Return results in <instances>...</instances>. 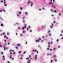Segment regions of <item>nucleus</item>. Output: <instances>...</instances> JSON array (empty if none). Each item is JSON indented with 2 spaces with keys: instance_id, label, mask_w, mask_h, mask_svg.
I'll return each mask as SVG.
<instances>
[{
  "instance_id": "52",
  "label": "nucleus",
  "mask_w": 63,
  "mask_h": 63,
  "mask_svg": "<svg viewBox=\"0 0 63 63\" xmlns=\"http://www.w3.org/2000/svg\"><path fill=\"white\" fill-rule=\"evenodd\" d=\"M4 38H6V36H4Z\"/></svg>"
},
{
  "instance_id": "60",
  "label": "nucleus",
  "mask_w": 63,
  "mask_h": 63,
  "mask_svg": "<svg viewBox=\"0 0 63 63\" xmlns=\"http://www.w3.org/2000/svg\"><path fill=\"white\" fill-rule=\"evenodd\" d=\"M16 35H17V33H16Z\"/></svg>"
},
{
  "instance_id": "37",
  "label": "nucleus",
  "mask_w": 63,
  "mask_h": 63,
  "mask_svg": "<svg viewBox=\"0 0 63 63\" xmlns=\"http://www.w3.org/2000/svg\"><path fill=\"white\" fill-rule=\"evenodd\" d=\"M4 6H7V4H5L4 5Z\"/></svg>"
},
{
  "instance_id": "26",
  "label": "nucleus",
  "mask_w": 63,
  "mask_h": 63,
  "mask_svg": "<svg viewBox=\"0 0 63 63\" xmlns=\"http://www.w3.org/2000/svg\"><path fill=\"white\" fill-rule=\"evenodd\" d=\"M20 10H22V8L21 7H20Z\"/></svg>"
},
{
  "instance_id": "9",
  "label": "nucleus",
  "mask_w": 63,
  "mask_h": 63,
  "mask_svg": "<svg viewBox=\"0 0 63 63\" xmlns=\"http://www.w3.org/2000/svg\"><path fill=\"white\" fill-rule=\"evenodd\" d=\"M33 2H32V3L31 4V7H32V6H33Z\"/></svg>"
},
{
  "instance_id": "18",
  "label": "nucleus",
  "mask_w": 63,
  "mask_h": 63,
  "mask_svg": "<svg viewBox=\"0 0 63 63\" xmlns=\"http://www.w3.org/2000/svg\"><path fill=\"white\" fill-rule=\"evenodd\" d=\"M21 51H20L19 52V53H21Z\"/></svg>"
},
{
  "instance_id": "13",
  "label": "nucleus",
  "mask_w": 63,
  "mask_h": 63,
  "mask_svg": "<svg viewBox=\"0 0 63 63\" xmlns=\"http://www.w3.org/2000/svg\"><path fill=\"white\" fill-rule=\"evenodd\" d=\"M23 23H25V20H23Z\"/></svg>"
},
{
  "instance_id": "24",
  "label": "nucleus",
  "mask_w": 63,
  "mask_h": 63,
  "mask_svg": "<svg viewBox=\"0 0 63 63\" xmlns=\"http://www.w3.org/2000/svg\"><path fill=\"white\" fill-rule=\"evenodd\" d=\"M16 49H18V48L17 47H16Z\"/></svg>"
},
{
  "instance_id": "49",
  "label": "nucleus",
  "mask_w": 63,
  "mask_h": 63,
  "mask_svg": "<svg viewBox=\"0 0 63 63\" xmlns=\"http://www.w3.org/2000/svg\"><path fill=\"white\" fill-rule=\"evenodd\" d=\"M7 34L8 35H9V33H7Z\"/></svg>"
},
{
  "instance_id": "61",
  "label": "nucleus",
  "mask_w": 63,
  "mask_h": 63,
  "mask_svg": "<svg viewBox=\"0 0 63 63\" xmlns=\"http://www.w3.org/2000/svg\"><path fill=\"white\" fill-rule=\"evenodd\" d=\"M5 60V58H4V59H3V60Z\"/></svg>"
},
{
  "instance_id": "14",
  "label": "nucleus",
  "mask_w": 63,
  "mask_h": 63,
  "mask_svg": "<svg viewBox=\"0 0 63 63\" xmlns=\"http://www.w3.org/2000/svg\"><path fill=\"white\" fill-rule=\"evenodd\" d=\"M53 10H52V9H50V11H51V12H52Z\"/></svg>"
},
{
  "instance_id": "47",
  "label": "nucleus",
  "mask_w": 63,
  "mask_h": 63,
  "mask_svg": "<svg viewBox=\"0 0 63 63\" xmlns=\"http://www.w3.org/2000/svg\"><path fill=\"white\" fill-rule=\"evenodd\" d=\"M52 50V49H50V51Z\"/></svg>"
},
{
  "instance_id": "55",
  "label": "nucleus",
  "mask_w": 63,
  "mask_h": 63,
  "mask_svg": "<svg viewBox=\"0 0 63 63\" xmlns=\"http://www.w3.org/2000/svg\"><path fill=\"white\" fill-rule=\"evenodd\" d=\"M13 54H16V53H15V52H14L13 53Z\"/></svg>"
},
{
  "instance_id": "46",
  "label": "nucleus",
  "mask_w": 63,
  "mask_h": 63,
  "mask_svg": "<svg viewBox=\"0 0 63 63\" xmlns=\"http://www.w3.org/2000/svg\"><path fill=\"white\" fill-rule=\"evenodd\" d=\"M25 13L26 14H28V13H27V12H26Z\"/></svg>"
},
{
  "instance_id": "3",
  "label": "nucleus",
  "mask_w": 63,
  "mask_h": 63,
  "mask_svg": "<svg viewBox=\"0 0 63 63\" xmlns=\"http://www.w3.org/2000/svg\"><path fill=\"white\" fill-rule=\"evenodd\" d=\"M37 55H35V58H34V59H37Z\"/></svg>"
},
{
  "instance_id": "5",
  "label": "nucleus",
  "mask_w": 63,
  "mask_h": 63,
  "mask_svg": "<svg viewBox=\"0 0 63 63\" xmlns=\"http://www.w3.org/2000/svg\"><path fill=\"white\" fill-rule=\"evenodd\" d=\"M30 1L29 0V2H27V4H29V3H30Z\"/></svg>"
},
{
  "instance_id": "45",
  "label": "nucleus",
  "mask_w": 63,
  "mask_h": 63,
  "mask_svg": "<svg viewBox=\"0 0 63 63\" xmlns=\"http://www.w3.org/2000/svg\"><path fill=\"white\" fill-rule=\"evenodd\" d=\"M55 48H54L53 49V50H55Z\"/></svg>"
},
{
  "instance_id": "63",
  "label": "nucleus",
  "mask_w": 63,
  "mask_h": 63,
  "mask_svg": "<svg viewBox=\"0 0 63 63\" xmlns=\"http://www.w3.org/2000/svg\"><path fill=\"white\" fill-rule=\"evenodd\" d=\"M51 16H53V15H51Z\"/></svg>"
},
{
  "instance_id": "62",
  "label": "nucleus",
  "mask_w": 63,
  "mask_h": 63,
  "mask_svg": "<svg viewBox=\"0 0 63 63\" xmlns=\"http://www.w3.org/2000/svg\"><path fill=\"white\" fill-rule=\"evenodd\" d=\"M8 63H10V62L8 61Z\"/></svg>"
},
{
  "instance_id": "58",
  "label": "nucleus",
  "mask_w": 63,
  "mask_h": 63,
  "mask_svg": "<svg viewBox=\"0 0 63 63\" xmlns=\"http://www.w3.org/2000/svg\"><path fill=\"white\" fill-rule=\"evenodd\" d=\"M1 54H3V52H1Z\"/></svg>"
},
{
  "instance_id": "12",
  "label": "nucleus",
  "mask_w": 63,
  "mask_h": 63,
  "mask_svg": "<svg viewBox=\"0 0 63 63\" xmlns=\"http://www.w3.org/2000/svg\"><path fill=\"white\" fill-rule=\"evenodd\" d=\"M30 61H31V60H29L28 61V63H30V62H29Z\"/></svg>"
},
{
  "instance_id": "31",
  "label": "nucleus",
  "mask_w": 63,
  "mask_h": 63,
  "mask_svg": "<svg viewBox=\"0 0 63 63\" xmlns=\"http://www.w3.org/2000/svg\"><path fill=\"white\" fill-rule=\"evenodd\" d=\"M54 12H55V13H56V11H54Z\"/></svg>"
},
{
  "instance_id": "44",
  "label": "nucleus",
  "mask_w": 63,
  "mask_h": 63,
  "mask_svg": "<svg viewBox=\"0 0 63 63\" xmlns=\"http://www.w3.org/2000/svg\"><path fill=\"white\" fill-rule=\"evenodd\" d=\"M47 50H48V49H49V48H47Z\"/></svg>"
},
{
  "instance_id": "64",
  "label": "nucleus",
  "mask_w": 63,
  "mask_h": 63,
  "mask_svg": "<svg viewBox=\"0 0 63 63\" xmlns=\"http://www.w3.org/2000/svg\"><path fill=\"white\" fill-rule=\"evenodd\" d=\"M10 44V43H8V45H9V44Z\"/></svg>"
},
{
  "instance_id": "10",
  "label": "nucleus",
  "mask_w": 63,
  "mask_h": 63,
  "mask_svg": "<svg viewBox=\"0 0 63 63\" xmlns=\"http://www.w3.org/2000/svg\"><path fill=\"white\" fill-rule=\"evenodd\" d=\"M17 45L18 46H20V45L19 44H17Z\"/></svg>"
},
{
  "instance_id": "41",
  "label": "nucleus",
  "mask_w": 63,
  "mask_h": 63,
  "mask_svg": "<svg viewBox=\"0 0 63 63\" xmlns=\"http://www.w3.org/2000/svg\"><path fill=\"white\" fill-rule=\"evenodd\" d=\"M52 60H51V63H52Z\"/></svg>"
},
{
  "instance_id": "40",
  "label": "nucleus",
  "mask_w": 63,
  "mask_h": 63,
  "mask_svg": "<svg viewBox=\"0 0 63 63\" xmlns=\"http://www.w3.org/2000/svg\"><path fill=\"white\" fill-rule=\"evenodd\" d=\"M20 35L21 37H22V34H20Z\"/></svg>"
},
{
  "instance_id": "50",
  "label": "nucleus",
  "mask_w": 63,
  "mask_h": 63,
  "mask_svg": "<svg viewBox=\"0 0 63 63\" xmlns=\"http://www.w3.org/2000/svg\"><path fill=\"white\" fill-rule=\"evenodd\" d=\"M53 23H55V21H54L53 22Z\"/></svg>"
},
{
  "instance_id": "54",
  "label": "nucleus",
  "mask_w": 63,
  "mask_h": 63,
  "mask_svg": "<svg viewBox=\"0 0 63 63\" xmlns=\"http://www.w3.org/2000/svg\"><path fill=\"white\" fill-rule=\"evenodd\" d=\"M0 36H2V34H0Z\"/></svg>"
},
{
  "instance_id": "39",
  "label": "nucleus",
  "mask_w": 63,
  "mask_h": 63,
  "mask_svg": "<svg viewBox=\"0 0 63 63\" xmlns=\"http://www.w3.org/2000/svg\"><path fill=\"white\" fill-rule=\"evenodd\" d=\"M6 38L7 39H9V38L8 37H6Z\"/></svg>"
},
{
  "instance_id": "33",
  "label": "nucleus",
  "mask_w": 63,
  "mask_h": 63,
  "mask_svg": "<svg viewBox=\"0 0 63 63\" xmlns=\"http://www.w3.org/2000/svg\"><path fill=\"white\" fill-rule=\"evenodd\" d=\"M50 28H52V27L51 26H50Z\"/></svg>"
},
{
  "instance_id": "21",
  "label": "nucleus",
  "mask_w": 63,
  "mask_h": 63,
  "mask_svg": "<svg viewBox=\"0 0 63 63\" xmlns=\"http://www.w3.org/2000/svg\"><path fill=\"white\" fill-rule=\"evenodd\" d=\"M25 18V17H23L22 19H23V18Z\"/></svg>"
},
{
  "instance_id": "51",
  "label": "nucleus",
  "mask_w": 63,
  "mask_h": 63,
  "mask_svg": "<svg viewBox=\"0 0 63 63\" xmlns=\"http://www.w3.org/2000/svg\"><path fill=\"white\" fill-rule=\"evenodd\" d=\"M41 42H43V40H41Z\"/></svg>"
},
{
  "instance_id": "6",
  "label": "nucleus",
  "mask_w": 63,
  "mask_h": 63,
  "mask_svg": "<svg viewBox=\"0 0 63 63\" xmlns=\"http://www.w3.org/2000/svg\"><path fill=\"white\" fill-rule=\"evenodd\" d=\"M51 6H52V7H53V8H55V6H54L52 5Z\"/></svg>"
},
{
  "instance_id": "32",
  "label": "nucleus",
  "mask_w": 63,
  "mask_h": 63,
  "mask_svg": "<svg viewBox=\"0 0 63 63\" xmlns=\"http://www.w3.org/2000/svg\"><path fill=\"white\" fill-rule=\"evenodd\" d=\"M39 11H41V10H42V9H39Z\"/></svg>"
},
{
  "instance_id": "59",
  "label": "nucleus",
  "mask_w": 63,
  "mask_h": 63,
  "mask_svg": "<svg viewBox=\"0 0 63 63\" xmlns=\"http://www.w3.org/2000/svg\"><path fill=\"white\" fill-rule=\"evenodd\" d=\"M10 54H12V53H10Z\"/></svg>"
},
{
  "instance_id": "19",
  "label": "nucleus",
  "mask_w": 63,
  "mask_h": 63,
  "mask_svg": "<svg viewBox=\"0 0 63 63\" xmlns=\"http://www.w3.org/2000/svg\"><path fill=\"white\" fill-rule=\"evenodd\" d=\"M48 44L49 45H50V43H49V42H48Z\"/></svg>"
},
{
  "instance_id": "43",
  "label": "nucleus",
  "mask_w": 63,
  "mask_h": 63,
  "mask_svg": "<svg viewBox=\"0 0 63 63\" xmlns=\"http://www.w3.org/2000/svg\"><path fill=\"white\" fill-rule=\"evenodd\" d=\"M60 15H61V13H59V16H60Z\"/></svg>"
},
{
  "instance_id": "15",
  "label": "nucleus",
  "mask_w": 63,
  "mask_h": 63,
  "mask_svg": "<svg viewBox=\"0 0 63 63\" xmlns=\"http://www.w3.org/2000/svg\"><path fill=\"white\" fill-rule=\"evenodd\" d=\"M55 56H55V55H54L53 56V57H55Z\"/></svg>"
},
{
  "instance_id": "27",
  "label": "nucleus",
  "mask_w": 63,
  "mask_h": 63,
  "mask_svg": "<svg viewBox=\"0 0 63 63\" xmlns=\"http://www.w3.org/2000/svg\"><path fill=\"white\" fill-rule=\"evenodd\" d=\"M16 24H17V25H18V23H16Z\"/></svg>"
},
{
  "instance_id": "29",
  "label": "nucleus",
  "mask_w": 63,
  "mask_h": 63,
  "mask_svg": "<svg viewBox=\"0 0 63 63\" xmlns=\"http://www.w3.org/2000/svg\"><path fill=\"white\" fill-rule=\"evenodd\" d=\"M50 31H49L48 32V33H50Z\"/></svg>"
},
{
  "instance_id": "35",
  "label": "nucleus",
  "mask_w": 63,
  "mask_h": 63,
  "mask_svg": "<svg viewBox=\"0 0 63 63\" xmlns=\"http://www.w3.org/2000/svg\"><path fill=\"white\" fill-rule=\"evenodd\" d=\"M3 11L4 12H5V10H3Z\"/></svg>"
},
{
  "instance_id": "56",
  "label": "nucleus",
  "mask_w": 63,
  "mask_h": 63,
  "mask_svg": "<svg viewBox=\"0 0 63 63\" xmlns=\"http://www.w3.org/2000/svg\"><path fill=\"white\" fill-rule=\"evenodd\" d=\"M27 30H28V28H27Z\"/></svg>"
},
{
  "instance_id": "20",
  "label": "nucleus",
  "mask_w": 63,
  "mask_h": 63,
  "mask_svg": "<svg viewBox=\"0 0 63 63\" xmlns=\"http://www.w3.org/2000/svg\"><path fill=\"white\" fill-rule=\"evenodd\" d=\"M11 51H12V50H10V51H9V52H11Z\"/></svg>"
},
{
  "instance_id": "38",
  "label": "nucleus",
  "mask_w": 63,
  "mask_h": 63,
  "mask_svg": "<svg viewBox=\"0 0 63 63\" xmlns=\"http://www.w3.org/2000/svg\"><path fill=\"white\" fill-rule=\"evenodd\" d=\"M55 61H57V60H56V59H55Z\"/></svg>"
},
{
  "instance_id": "42",
  "label": "nucleus",
  "mask_w": 63,
  "mask_h": 63,
  "mask_svg": "<svg viewBox=\"0 0 63 63\" xmlns=\"http://www.w3.org/2000/svg\"><path fill=\"white\" fill-rule=\"evenodd\" d=\"M31 55H29V57H30V58L31 57Z\"/></svg>"
},
{
  "instance_id": "7",
  "label": "nucleus",
  "mask_w": 63,
  "mask_h": 63,
  "mask_svg": "<svg viewBox=\"0 0 63 63\" xmlns=\"http://www.w3.org/2000/svg\"><path fill=\"white\" fill-rule=\"evenodd\" d=\"M4 50H6V48H5V46H4Z\"/></svg>"
},
{
  "instance_id": "57",
  "label": "nucleus",
  "mask_w": 63,
  "mask_h": 63,
  "mask_svg": "<svg viewBox=\"0 0 63 63\" xmlns=\"http://www.w3.org/2000/svg\"><path fill=\"white\" fill-rule=\"evenodd\" d=\"M58 41H59L58 39H57V42H58Z\"/></svg>"
},
{
  "instance_id": "23",
  "label": "nucleus",
  "mask_w": 63,
  "mask_h": 63,
  "mask_svg": "<svg viewBox=\"0 0 63 63\" xmlns=\"http://www.w3.org/2000/svg\"><path fill=\"white\" fill-rule=\"evenodd\" d=\"M3 24H1V26H3Z\"/></svg>"
},
{
  "instance_id": "36",
  "label": "nucleus",
  "mask_w": 63,
  "mask_h": 63,
  "mask_svg": "<svg viewBox=\"0 0 63 63\" xmlns=\"http://www.w3.org/2000/svg\"><path fill=\"white\" fill-rule=\"evenodd\" d=\"M0 11V12H2V10H1Z\"/></svg>"
},
{
  "instance_id": "2",
  "label": "nucleus",
  "mask_w": 63,
  "mask_h": 63,
  "mask_svg": "<svg viewBox=\"0 0 63 63\" xmlns=\"http://www.w3.org/2000/svg\"><path fill=\"white\" fill-rule=\"evenodd\" d=\"M24 26L25 27H23L22 28V29H23V30L24 29V28H26V24H25Z\"/></svg>"
},
{
  "instance_id": "48",
  "label": "nucleus",
  "mask_w": 63,
  "mask_h": 63,
  "mask_svg": "<svg viewBox=\"0 0 63 63\" xmlns=\"http://www.w3.org/2000/svg\"><path fill=\"white\" fill-rule=\"evenodd\" d=\"M30 32H32V31H31V30H30Z\"/></svg>"
},
{
  "instance_id": "17",
  "label": "nucleus",
  "mask_w": 63,
  "mask_h": 63,
  "mask_svg": "<svg viewBox=\"0 0 63 63\" xmlns=\"http://www.w3.org/2000/svg\"><path fill=\"white\" fill-rule=\"evenodd\" d=\"M18 29H19V30H20V28H19V27L18 28Z\"/></svg>"
},
{
  "instance_id": "30",
  "label": "nucleus",
  "mask_w": 63,
  "mask_h": 63,
  "mask_svg": "<svg viewBox=\"0 0 63 63\" xmlns=\"http://www.w3.org/2000/svg\"><path fill=\"white\" fill-rule=\"evenodd\" d=\"M19 14H21V12H19Z\"/></svg>"
},
{
  "instance_id": "4",
  "label": "nucleus",
  "mask_w": 63,
  "mask_h": 63,
  "mask_svg": "<svg viewBox=\"0 0 63 63\" xmlns=\"http://www.w3.org/2000/svg\"><path fill=\"white\" fill-rule=\"evenodd\" d=\"M33 51H35V52H36L37 51V50H32Z\"/></svg>"
},
{
  "instance_id": "22",
  "label": "nucleus",
  "mask_w": 63,
  "mask_h": 63,
  "mask_svg": "<svg viewBox=\"0 0 63 63\" xmlns=\"http://www.w3.org/2000/svg\"><path fill=\"white\" fill-rule=\"evenodd\" d=\"M51 24L52 26H53V24L52 23V24Z\"/></svg>"
},
{
  "instance_id": "53",
  "label": "nucleus",
  "mask_w": 63,
  "mask_h": 63,
  "mask_svg": "<svg viewBox=\"0 0 63 63\" xmlns=\"http://www.w3.org/2000/svg\"><path fill=\"white\" fill-rule=\"evenodd\" d=\"M3 35H5V33H3Z\"/></svg>"
},
{
  "instance_id": "1",
  "label": "nucleus",
  "mask_w": 63,
  "mask_h": 63,
  "mask_svg": "<svg viewBox=\"0 0 63 63\" xmlns=\"http://www.w3.org/2000/svg\"><path fill=\"white\" fill-rule=\"evenodd\" d=\"M41 38H38V39L37 40H36L35 41V42L37 43V42H40V41H41Z\"/></svg>"
},
{
  "instance_id": "8",
  "label": "nucleus",
  "mask_w": 63,
  "mask_h": 63,
  "mask_svg": "<svg viewBox=\"0 0 63 63\" xmlns=\"http://www.w3.org/2000/svg\"><path fill=\"white\" fill-rule=\"evenodd\" d=\"M49 5H50V4H53V3H52V2H49Z\"/></svg>"
},
{
  "instance_id": "16",
  "label": "nucleus",
  "mask_w": 63,
  "mask_h": 63,
  "mask_svg": "<svg viewBox=\"0 0 63 63\" xmlns=\"http://www.w3.org/2000/svg\"><path fill=\"white\" fill-rule=\"evenodd\" d=\"M47 47H48L49 48V47H50V46H49V45H48L47 46Z\"/></svg>"
},
{
  "instance_id": "34",
  "label": "nucleus",
  "mask_w": 63,
  "mask_h": 63,
  "mask_svg": "<svg viewBox=\"0 0 63 63\" xmlns=\"http://www.w3.org/2000/svg\"><path fill=\"white\" fill-rule=\"evenodd\" d=\"M26 44H27V42H26Z\"/></svg>"
},
{
  "instance_id": "28",
  "label": "nucleus",
  "mask_w": 63,
  "mask_h": 63,
  "mask_svg": "<svg viewBox=\"0 0 63 63\" xmlns=\"http://www.w3.org/2000/svg\"><path fill=\"white\" fill-rule=\"evenodd\" d=\"M26 59H27V60H28L29 59V58H26Z\"/></svg>"
},
{
  "instance_id": "11",
  "label": "nucleus",
  "mask_w": 63,
  "mask_h": 63,
  "mask_svg": "<svg viewBox=\"0 0 63 63\" xmlns=\"http://www.w3.org/2000/svg\"><path fill=\"white\" fill-rule=\"evenodd\" d=\"M10 59H11L12 58V55H10Z\"/></svg>"
},
{
  "instance_id": "25",
  "label": "nucleus",
  "mask_w": 63,
  "mask_h": 63,
  "mask_svg": "<svg viewBox=\"0 0 63 63\" xmlns=\"http://www.w3.org/2000/svg\"><path fill=\"white\" fill-rule=\"evenodd\" d=\"M25 32L24 31H23V32H22V33H24Z\"/></svg>"
}]
</instances>
